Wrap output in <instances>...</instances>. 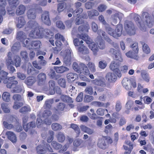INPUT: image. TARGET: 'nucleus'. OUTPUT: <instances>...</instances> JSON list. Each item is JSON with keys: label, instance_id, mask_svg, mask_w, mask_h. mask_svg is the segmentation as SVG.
<instances>
[{"label": "nucleus", "instance_id": "6e6d98bb", "mask_svg": "<svg viewBox=\"0 0 154 154\" xmlns=\"http://www.w3.org/2000/svg\"><path fill=\"white\" fill-rule=\"evenodd\" d=\"M88 13L90 18H91L93 16H98L99 14L98 11L95 10H93L88 11Z\"/></svg>", "mask_w": 154, "mask_h": 154}, {"label": "nucleus", "instance_id": "9b49d317", "mask_svg": "<svg viewBox=\"0 0 154 154\" xmlns=\"http://www.w3.org/2000/svg\"><path fill=\"white\" fill-rule=\"evenodd\" d=\"M23 127L26 131L27 132L29 130L30 134L32 135L37 134L36 131L34 129L36 128V124L35 122L32 121L26 125L24 124Z\"/></svg>", "mask_w": 154, "mask_h": 154}, {"label": "nucleus", "instance_id": "39448f33", "mask_svg": "<svg viewBox=\"0 0 154 154\" xmlns=\"http://www.w3.org/2000/svg\"><path fill=\"white\" fill-rule=\"evenodd\" d=\"M122 29V25L119 23L117 25L116 29L115 32H113L112 29L110 27H108L106 29V30L108 31L109 34L112 36L114 37L115 38L119 37L121 35V32Z\"/></svg>", "mask_w": 154, "mask_h": 154}, {"label": "nucleus", "instance_id": "423d86ee", "mask_svg": "<svg viewBox=\"0 0 154 154\" xmlns=\"http://www.w3.org/2000/svg\"><path fill=\"white\" fill-rule=\"evenodd\" d=\"M124 28L126 31L129 35H132L135 34V28L132 22H125V23Z\"/></svg>", "mask_w": 154, "mask_h": 154}, {"label": "nucleus", "instance_id": "f8f14e48", "mask_svg": "<svg viewBox=\"0 0 154 154\" xmlns=\"http://www.w3.org/2000/svg\"><path fill=\"white\" fill-rule=\"evenodd\" d=\"M51 145L54 149L59 150L60 152H65L67 148L66 144L63 146L61 144L55 141H53L51 143Z\"/></svg>", "mask_w": 154, "mask_h": 154}, {"label": "nucleus", "instance_id": "79ce46f5", "mask_svg": "<svg viewBox=\"0 0 154 154\" xmlns=\"http://www.w3.org/2000/svg\"><path fill=\"white\" fill-rule=\"evenodd\" d=\"M29 18L34 19L35 18V11L34 9H31L29 10L27 13Z\"/></svg>", "mask_w": 154, "mask_h": 154}, {"label": "nucleus", "instance_id": "2f4dec72", "mask_svg": "<svg viewBox=\"0 0 154 154\" xmlns=\"http://www.w3.org/2000/svg\"><path fill=\"white\" fill-rule=\"evenodd\" d=\"M80 66L81 67L82 70L81 73H82L85 75H87L89 74L90 71L87 66L83 63L80 64Z\"/></svg>", "mask_w": 154, "mask_h": 154}, {"label": "nucleus", "instance_id": "7ed1b4c3", "mask_svg": "<svg viewBox=\"0 0 154 154\" xmlns=\"http://www.w3.org/2000/svg\"><path fill=\"white\" fill-rule=\"evenodd\" d=\"M130 47L132 51H129L126 52L125 54L126 56L128 58L136 60H139V57L138 54L139 48L138 43L136 42H133L131 43Z\"/></svg>", "mask_w": 154, "mask_h": 154}, {"label": "nucleus", "instance_id": "5fc2aeb1", "mask_svg": "<svg viewBox=\"0 0 154 154\" xmlns=\"http://www.w3.org/2000/svg\"><path fill=\"white\" fill-rule=\"evenodd\" d=\"M8 104L3 103L1 105V106L2 110L5 113H8L10 112V109L8 107Z\"/></svg>", "mask_w": 154, "mask_h": 154}, {"label": "nucleus", "instance_id": "4468645a", "mask_svg": "<svg viewBox=\"0 0 154 154\" xmlns=\"http://www.w3.org/2000/svg\"><path fill=\"white\" fill-rule=\"evenodd\" d=\"M117 75L114 72L107 73L106 76V79L110 83H114L117 79Z\"/></svg>", "mask_w": 154, "mask_h": 154}, {"label": "nucleus", "instance_id": "f3484780", "mask_svg": "<svg viewBox=\"0 0 154 154\" xmlns=\"http://www.w3.org/2000/svg\"><path fill=\"white\" fill-rule=\"evenodd\" d=\"M6 2L5 0H0V6L2 8H0V24L3 20L2 16L6 13V11L4 6L6 5Z\"/></svg>", "mask_w": 154, "mask_h": 154}, {"label": "nucleus", "instance_id": "ea45409f", "mask_svg": "<svg viewBox=\"0 0 154 154\" xmlns=\"http://www.w3.org/2000/svg\"><path fill=\"white\" fill-rule=\"evenodd\" d=\"M60 98L64 102L70 103L73 102L72 98L67 95H62L61 96Z\"/></svg>", "mask_w": 154, "mask_h": 154}, {"label": "nucleus", "instance_id": "052dcab7", "mask_svg": "<svg viewBox=\"0 0 154 154\" xmlns=\"http://www.w3.org/2000/svg\"><path fill=\"white\" fill-rule=\"evenodd\" d=\"M20 47V44L19 42H17L15 43L11 48V50L12 51H18Z\"/></svg>", "mask_w": 154, "mask_h": 154}, {"label": "nucleus", "instance_id": "49530a36", "mask_svg": "<svg viewBox=\"0 0 154 154\" xmlns=\"http://www.w3.org/2000/svg\"><path fill=\"white\" fill-rule=\"evenodd\" d=\"M31 45L33 49H38L40 48L41 42L39 41H33L31 42Z\"/></svg>", "mask_w": 154, "mask_h": 154}, {"label": "nucleus", "instance_id": "603ef678", "mask_svg": "<svg viewBox=\"0 0 154 154\" xmlns=\"http://www.w3.org/2000/svg\"><path fill=\"white\" fill-rule=\"evenodd\" d=\"M73 69L77 73H81L82 69H81V67L80 66H80H79L77 63H73Z\"/></svg>", "mask_w": 154, "mask_h": 154}, {"label": "nucleus", "instance_id": "20e7f679", "mask_svg": "<svg viewBox=\"0 0 154 154\" xmlns=\"http://www.w3.org/2000/svg\"><path fill=\"white\" fill-rule=\"evenodd\" d=\"M25 30L26 31L29 30L30 32L29 33V36L30 37H33L35 33L37 35H38L39 32L40 31L38 29V23L35 22L33 21H30L29 22L28 24L27 27H26Z\"/></svg>", "mask_w": 154, "mask_h": 154}, {"label": "nucleus", "instance_id": "c9c22d12", "mask_svg": "<svg viewBox=\"0 0 154 154\" xmlns=\"http://www.w3.org/2000/svg\"><path fill=\"white\" fill-rule=\"evenodd\" d=\"M80 128L82 131L87 133L89 134H91L94 132V131L93 130L88 128L84 125H81Z\"/></svg>", "mask_w": 154, "mask_h": 154}, {"label": "nucleus", "instance_id": "bf43d9fd", "mask_svg": "<svg viewBox=\"0 0 154 154\" xmlns=\"http://www.w3.org/2000/svg\"><path fill=\"white\" fill-rule=\"evenodd\" d=\"M48 134L50 136L48 137L47 139V141L48 143H51L54 138V132L52 131H49Z\"/></svg>", "mask_w": 154, "mask_h": 154}, {"label": "nucleus", "instance_id": "c85d7f7f", "mask_svg": "<svg viewBox=\"0 0 154 154\" xmlns=\"http://www.w3.org/2000/svg\"><path fill=\"white\" fill-rule=\"evenodd\" d=\"M13 65L16 67H19L20 66L21 60L20 57L17 55L14 56L13 58Z\"/></svg>", "mask_w": 154, "mask_h": 154}, {"label": "nucleus", "instance_id": "a19ab883", "mask_svg": "<svg viewBox=\"0 0 154 154\" xmlns=\"http://www.w3.org/2000/svg\"><path fill=\"white\" fill-rule=\"evenodd\" d=\"M25 23L24 19L23 17H20L18 19V22L17 24V27L18 28H21Z\"/></svg>", "mask_w": 154, "mask_h": 154}, {"label": "nucleus", "instance_id": "ddd939ff", "mask_svg": "<svg viewBox=\"0 0 154 154\" xmlns=\"http://www.w3.org/2000/svg\"><path fill=\"white\" fill-rule=\"evenodd\" d=\"M45 109L42 113V117L44 119L45 124L50 125L51 124V122L50 120L48 119L52 115V112L50 109Z\"/></svg>", "mask_w": 154, "mask_h": 154}, {"label": "nucleus", "instance_id": "58836bf2", "mask_svg": "<svg viewBox=\"0 0 154 154\" xmlns=\"http://www.w3.org/2000/svg\"><path fill=\"white\" fill-rule=\"evenodd\" d=\"M70 127L72 128L76 133V137H79L81 132L80 129L78 125L75 124H71L70 125Z\"/></svg>", "mask_w": 154, "mask_h": 154}, {"label": "nucleus", "instance_id": "cd10ccee", "mask_svg": "<svg viewBox=\"0 0 154 154\" xmlns=\"http://www.w3.org/2000/svg\"><path fill=\"white\" fill-rule=\"evenodd\" d=\"M54 69L57 73H63L69 70L67 67L63 66H60L54 67Z\"/></svg>", "mask_w": 154, "mask_h": 154}, {"label": "nucleus", "instance_id": "864d4df0", "mask_svg": "<svg viewBox=\"0 0 154 154\" xmlns=\"http://www.w3.org/2000/svg\"><path fill=\"white\" fill-rule=\"evenodd\" d=\"M141 77L146 82H149V74L145 71L142 72L141 74Z\"/></svg>", "mask_w": 154, "mask_h": 154}, {"label": "nucleus", "instance_id": "a878e982", "mask_svg": "<svg viewBox=\"0 0 154 154\" xmlns=\"http://www.w3.org/2000/svg\"><path fill=\"white\" fill-rule=\"evenodd\" d=\"M8 139L13 143H15L17 140L15 134L11 131H8L6 133Z\"/></svg>", "mask_w": 154, "mask_h": 154}, {"label": "nucleus", "instance_id": "6e6552de", "mask_svg": "<svg viewBox=\"0 0 154 154\" xmlns=\"http://www.w3.org/2000/svg\"><path fill=\"white\" fill-rule=\"evenodd\" d=\"M8 0L10 6V7L7 8L8 13L9 15H13L14 14V10L16 7L18 5L19 2L18 0Z\"/></svg>", "mask_w": 154, "mask_h": 154}, {"label": "nucleus", "instance_id": "8fccbe9b", "mask_svg": "<svg viewBox=\"0 0 154 154\" xmlns=\"http://www.w3.org/2000/svg\"><path fill=\"white\" fill-rule=\"evenodd\" d=\"M97 43L99 48L100 49H103L105 48V45L104 41L103 39H98Z\"/></svg>", "mask_w": 154, "mask_h": 154}, {"label": "nucleus", "instance_id": "c03bdc74", "mask_svg": "<svg viewBox=\"0 0 154 154\" xmlns=\"http://www.w3.org/2000/svg\"><path fill=\"white\" fill-rule=\"evenodd\" d=\"M66 107V104L62 102L59 103L57 104L56 106V108H55V110L56 111H63Z\"/></svg>", "mask_w": 154, "mask_h": 154}, {"label": "nucleus", "instance_id": "473e14b6", "mask_svg": "<svg viewBox=\"0 0 154 154\" xmlns=\"http://www.w3.org/2000/svg\"><path fill=\"white\" fill-rule=\"evenodd\" d=\"M54 102V100L53 98L47 100H46L44 105L45 109H51L52 104Z\"/></svg>", "mask_w": 154, "mask_h": 154}, {"label": "nucleus", "instance_id": "13d9d810", "mask_svg": "<svg viewBox=\"0 0 154 154\" xmlns=\"http://www.w3.org/2000/svg\"><path fill=\"white\" fill-rule=\"evenodd\" d=\"M46 37L48 38H52L53 35V33L51 32L50 30L48 29H45L43 32Z\"/></svg>", "mask_w": 154, "mask_h": 154}, {"label": "nucleus", "instance_id": "72a5a7b5", "mask_svg": "<svg viewBox=\"0 0 154 154\" xmlns=\"http://www.w3.org/2000/svg\"><path fill=\"white\" fill-rule=\"evenodd\" d=\"M36 150L37 153L38 154H45V149L44 146L40 144L37 146L36 148Z\"/></svg>", "mask_w": 154, "mask_h": 154}, {"label": "nucleus", "instance_id": "f257e3e1", "mask_svg": "<svg viewBox=\"0 0 154 154\" xmlns=\"http://www.w3.org/2000/svg\"><path fill=\"white\" fill-rule=\"evenodd\" d=\"M110 51L113 52L115 60L111 62L109 68L115 72L118 77L120 78L122 76V74L119 68L121 62L123 61L121 54L119 51H117L113 48L110 49Z\"/></svg>", "mask_w": 154, "mask_h": 154}, {"label": "nucleus", "instance_id": "680f3d73", "mask_svg": "<svg viewBox=\"0 0 154 154\" xmlns=\"http://www.w3.org/2000/svg\"><path fill=\"white\" fill-rule=\"evenodd\" d=\"M77 74H74L73 73H68L67 75V78L68 80L69 81H71L72 80V81L74 80L75 79V76H76Z\"/></svg>", "mask_w": 154, "mask_h": 154}, {"label": "nucleus", "instance_id": "4c0bfd02", "mask_svg": "<svg viewBox=\"0 0 154 154\" xmlns=\"http://www.w3.org/2000/svg\"><path fill=\"white\" fill-rule=\"evenodd\" d=\"M78 51L85 54H87L89 53V50L88 48L85 46L84 45H82L78 48Z\"/></svg>", "mask_w": 154, "mask_h": 154}, {"label": "nucleus", "instance_id": "a18cd8bd", "mask_svg": "<svg viewBox=\"0 0 154 154\" xmlns=\"http://www.w3.org/2000/svg\"><path fill=\"white\" fill-rule=\"evenodd\" d=\"M25 10V7L23 5H20L18 7L16 10V13L18 15L23 14Z\"/></svg>", "mask_w": 154, "mask_h": 154}, {"label": "nucleus", "instance_id": "37998d69", "mask_svg": "<svg viewBox=\"0 0 154 154\" xmlns=\"http://www.w3.org/2000/svg\"><path fill=\"white\" fill-rule=\"evenodd\" d=\"M90 28V27L88 24L86 23L84 26L81 25L78 28V31L79 32L85 31L88 32Z\"/></svg>", "mask_w": 154, "mask_h": 154}, {"label": "nucleus", "instance_id": "f704fd0d", "mask_svg": "<svg viewBox=\"0 0 154 154\" xmlns=\"http://www.w3.org/2000/svg\"><path fill=\"white\" fill-rule=\"evenodd\" d=\"M49 91L51 94H53L55 93V84L54 81L52 80L50 81L49 82Z\"/></svg>", "mask_w": 154, "mask_h": 154}, {"label": "nucleus", "instance_id": "f03ea898", "mask_svg": "<svg viewBox=\"0 0 154 154\" xmlns=\"http://www.w3.org/2000/svg\"><path fill=\"white\" fill-rule=\"evenodd\" d=\"M8 72L3 70L0 71V78L1 79L4 84H6L7 88H11L16 84L17 81L14 80L16 78L14 76L8 77Z\"/></svg>", "mask_w": 154, "mask_h": 154}, {"label": "nucleus", "instance_id": "1a4fd4ad", "mask_svg": "<svg viewBox=\"0 0 154 154\" xmlns=\"http://www.w3.org/2000/svg\"><path fill=\"white\" fill-rule=\"evenodd\" d=\"M82 5L81 3L80 2H77L75 3V6L76 8L75 11H74L73 9L70 6L68 5L66 6L65 8L68 11L72 12L73 14L77 13V15L79 14L82 13L83 10L82 8H79Z\"/></svg>", "mask_w": 154, "mask_h": 154}, {"label": "nucleus", "instance_id": "2eb2a0df", "mask_svg": "<svg viewBox=\"0 0 154 154\" xmlns=\"http://www.w3.org/2000/svg\"><path fill=\"white\" fill-rule=\"evenodd\" d=\"M131 16L133 17L134 20L138 21V24H137L140 30L143 32L146 31V29L144 24H143V23L138 21L139 20V16L136 14H132Z\"/></svg>", "mask_w": 154, "mask_h": 154}, {"label": "nucleus", "instance_id": "aec40b11", "mask_svg": "<svg viewBox=\"0 0 154 154\" xmlns=\"http://www.w3.org/2000/svg\"><path fill=\"white\" fill-rule=\"evenodd\" d=\"M42 21L45 24L49 25L51 24V22L49 18V14L48 11H46L42 14L41 17Z\"/></svg>", "mask_w": 154, "mask_h": 154}, {"label": "nucleus", "instance_id": "338daca9", "mask_svg": "<svg viewBox=\"0 0 154 154\" xmlns=\"http://www.w3.org/2000/svg\"><path fill=\"white\" fill-rule=\"evenodd\" d=\"M13 99L14 102H19L21 101V96L20 94H15L12 97Z\"/></svg>", "mask_w": 154, "mask_h": 154}, {"label": "nucleus", "instance_id": "774afa93", "mask_svg": "<svg viewBox=\"0 0 154 154\" xmlns=\"http://www.w3.org/2000/svg\"><path fill=\"white\" fill-rule=\"evenodd\" d=\"M26 34L22 31H18L17 33V38H23L26 37Z\"/></svg>", "mask_w": 154, "mask_h": 154}, {"label": "nucleus", "instance_id": "a211bd4d", "mask_svg": "<svg viewBox=\"0 0 154 154\" xmlns=\"http://www.w3.org/2000/svg\"><path fill=\"white\" fill-rule=\"evenodd\" d=\"M73 145L74 148L75 149V151H76V149L83 147L85 146L84 141L81 139H75L73 141Z\"/></svg>", "mask_w": 154, "mask_h": 154}, {"label": "nucleus", "instance_id": "4d7b16f0", "mask_svg": "<svg viewBox=\"0 0 154 154\" xmlns=\"http://www.w3.org/2000/svg\"><path fill=\"white\" fill-rule=\"evenodd\" d=\"M87 65L91 72H96V67L94 63L91 62H89L87 64Z\"/></svg>", "mask_w": 154, "mask_h": 154}, {"label": "nucleus", "instance_id": "bb28decb", "mask_svg": "<svg viewBox=\"0 0 154 154\" xmlns=\"http://www.w3.org/2000/svg\"><path fill=\"white\" fill-rule=\"evenodd\" d=\"M91 82L93 84L98 86L104 87L106 85L105 82L101 79H96L92 80Z\"/></svg>", "mask_w": 154, "mask_h": 154}, {"label": "nucleus", "instance_id": "e433bc0d", "mask_svg": "<svg viewBox=\"0 0 154 154\" xmlns=\"http://www.w3.org/2000/svg\"><path fill=\"white\" fill-rule=\"evenodd\" d=\"M56 137L58 141L60 143L63 142L66 139L65 136L64 134L61 132H58L57 135Z\"/></svg>", "mask_w": 154, "mask_h": 154}, {"label": "nucleus", "instance_id": "e2e57ef3", "mask_svg": "<svg viewBox=\"0 0 154 154\" xmlns=\"http://www.w3.org/2000/svg\"><path fill=\"white\" fill-rule=\"evenodd\" d=\"M94 99V97L91 95H85L84 98V101L86 103H89L92 101Z\"/></svg>", "mask_w": 154, "mask_h": 154}, {"label": "nucleus", "instance_id": "b1692460", "mask_svg": "<svg viewBox=\"0 0 154 154\" xmlns=\"http://www.w3.org/2000/svg\"><path fill=\"white\" fill-rule=\"evenodd\" d=\"M17 83L14 86H12L11 88H13L12 90V92L13 93H19L22 92L23 91V87L22 86L18 85Z\"/></svg>", "mask_w": 154, "mask_h": 154}, {"label": "nucleus", "instance_id": "0e129e2a", "mask_svg": "<svg viewBox=\"0 0 154 154\" xmlns=\"http://www.w3.org/2000/svg\"><path fill=\"white\" fill-rule=\"evenodd\" d=\"M59 85L61 87L65 88L66 86V82L65 79L63 78H60L58 80Z\"/></svg>", "mask_w": 154, "mask_h": 154}, {"label": "nucleus", "instance_id": "3c124183", "mask_svg": "<svg viewBox=\"0 0 154 154\" xmlns=\"http://www.w3.org/2000/svg\"><path fill=\"white\" fill-rule=\"evenodd\" d=\"M10 94L7 92H4L2 95V97L3 100L6 102H8L10 100Z\"/></svg>", "mask_w": 154, "mask_h": 154}, {"label": "nucleus", "instance_id": "9d476101", "mask_svg": "<svg viewBox=\"0 0 154 154\" xmlns=\"http://www.w3.org/2000/svg\"><path fill=\"white\" fill-rule=\"evenodd\" d=\"M88 45L89 48L93 52L94 55H96L98 51V48L96 44L92 39H82Z\"/></svg>", "mask_w": 154, "mask_h": 154}, {"label": "nucleus", "instance_id": "6ab92c4d", "mask_svg": "<svg viewBox=\"0 0 154 154\" xmlns=\"http://www.w3.org/2000/svg\"><path fill=\"white\" fill-rule=\"evenodd\" d=\"M142 16L143 17V20L145 21L146 24L149 27H151L154 24V23L151 21L150 18L149 17V14L147 12H145L143 13Z\"/></svg>", "mask_w": 154, "mask_h": 154}, {"label": "nucleus", "instance_id": "de8ad7c7", "mask_svg": "<svg viewBox=\"0 0 154 154\" xmlns=\"http://www.w3.org/2000/svg\"><path fill=\"white\" fill-rule=\"evenodd\" d=\"M141 44L143 45V50L144 53L146 54H149L150 52V50L148 45L143 42H141Z\"/></svg>", "mask_w": 154, "mask_h": 154}, {"label": "nucleus", "instance_id": "5701e85b", "mask_svg": "<svg viewBox=\"0 0 154 154\" xmlns=\"http://www.w3.org/2000/svg\"><path fill=\"white\" fill-rule=\"evenodd\" d=\"M97 146L98 147L103 149H105L107 148V145L106 143L104 137L102 138L98 139Z\"/></svg>", "mask_w": 154, "mask_h": 154}, {"label": "nucleus", "instance_id": "09e8293b", "mask_svg": "<svg viewBox=\"0 0 154 154\" xmlns=\"http://www.w3.org/2000/svg\"><path fill=\"white\" fill-rule=\"evenodd\" d=\"M52 129L54 131L60 130L62 128V126L57 123H53L51 125Z\"/></svg>", "mask_w": 154, "mask_h": 154}, {"label": "nucleus", "instance_id": "7c9ffc66", "mask_svg": "<svg viewBox=\"0 0 154 154\" xmlns=\"http://www.w3.org/2000/svg\"><path fill=\"white\" fill-rule=\"evenodd\" d=\"M122 84L123 86L127 90L130 89L129 85L131 84V81L127 78H124L122 82Z\"/></svg>", "mask_w": 154, "mask_h": 154}, {"label": "nucleus", "instance_id": "69168bd1", "mask_svg": "<svg viewBox=\"0 0 154 154\" xmlns=\"http://www.w3.org/2000/svg\"><path fill=\"white\" fill-rule=\"evenodd\" d=\"M85 92L90 95H92L94 93L92 87L91 86L87 87L85 90Z\"/></svg>", "mask_w": 154, "mask_h": 154}, {"label": "nucleus", "instance_id": "4be33fe9", "mask_svg": "<svg viewBox=\"0 0 154 154\" xmlns=\"http://www.w3.org/2000/svg\"><path fill=\"white\" fill-rule=\"evenodd\" d=\"M123 14L121 13L118 12L116 13L115 15L112 16L111 18V23L114 25L117 23L118 18L121 20L123 17Z\"/></svg>", "mask_w": 154, "mask_h": 154}, {"label": "nucleus", "instance_id": "393cba45", "mask_svg": "<svg viewBox=\"0 0 154 154\" xmlns=\"http://www.w3.org/2000/svg\"><path fill=\"white\" fill-rule=\"evenodd\" d=\"M72 34L74 38H88V36L87 34H82L81 35L75 32L74 30L72 31Z\"/></svg>", "mask_w": 154, "mask_h": 154}, {"label": "nucleus", "instance_id": "412c9836", "mask_svg": "<svg viewBox=\"0 0 154 154\" xmlns=\"http://www.w3.org/2000/svg\"><path fill=\"white\" fill-rule=\"evenodd\" d=\"M38 85H43L46 79V75L45 74L41 73L37 76Z\"/></svg>", "mask_w": 154, "mask_h": 154}, {"label": "nucleus", "instance_id": "dca6fc26", "mask_svg": "<svg viewBox=\"0 0 154 154\" xmlns=\"http://www.w3.org/2000/svg\"><path fill=\"white\" fill-rule=\"evenodd\" d=\"M125 143L127 146H123L124 149L126 150L124 154H130L133 148V145L130 140H126Z\"/></svg>", "mask_w": 154, "mask_h": 154}, {"label": "nucleus", "instance_id": "0eeeda50", "mask_svg": "<svg viewBox=\"0 0 154 154\" xmlns=\"http://www.w3.org/2000/svg\"><path fill=\"white\" fill-rule=\"evenodd\" d=\"M12 53L9 52L7 55V58L6 60L5 63L10 73H13L16 70L13 65V62L11 58Z\"/></svg>", "mask_w": 154, "mask_h": 154}, {"label": "nucleus", "instance_id": "c756f323", "mask_svg": "<svg viewBox=\"0 0 154 154\" xmlns=\"http://www.w3.org/2000/svg\"><path fill=\"white\" fill-rule=\"evenodd\" d=\"M35 82V78L32 76L28 77L25 81L26 84L29 86L32 85Z\"/></svg>", "mask_w": 154, "mask_h": 154}]
</instances>
